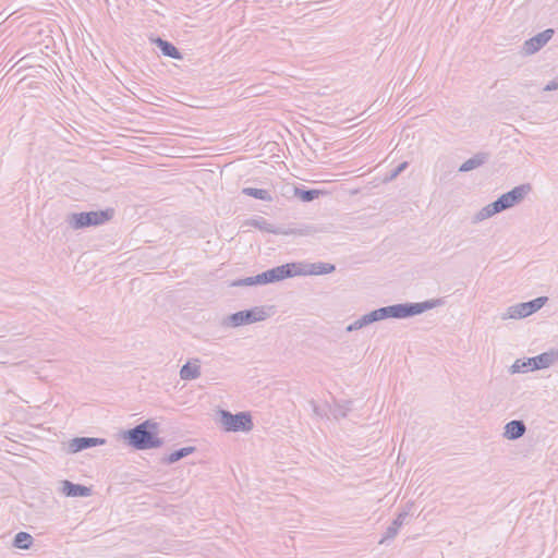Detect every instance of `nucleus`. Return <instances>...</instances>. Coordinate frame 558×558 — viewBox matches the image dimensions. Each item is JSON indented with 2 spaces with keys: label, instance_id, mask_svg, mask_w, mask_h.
I'll list each match as a JSON object with an SVG mask.
<instances>
[{
  "label": "nucleus",
  "instance_id": "nucleus-1",
  "mask_svg": "<svg viewBox=\"0 0 558 558\" xmlns=\"http://www.w3.org/2000/svg\"><path fill=\"white\" fill-rule=\"evenodd\" d=\"M532 191L530 183L514 186L511 191L504 193L496 201L483 207L474 217V221H483L492 216L507 210L520 204L525 196Z\"/></svg>",
  "mask_w": 558,
  "mask_h": 558
},
{
  "label": "nucleus",
  "instance_id": "nucleus-2",
  "mask_svg": "<svg viewBox=\"0 0 558 558\" xmlns=\"http://www.w3.org/2000/svg\"><path fill=\"white\" fill-rule=\"evenodd\" d=\"M128 444L136 450L159 448L163 441L158 437V424L146 420L123 434Z\"/></svg>",
  "mask_w": 558,
  "mask_h": 558
},
{
  "label": "nucleus",
  "instance_id": "nucleus-3",
  "mask_svg": "<svg viewBox=\"0 0 558 558\" xmlns=\"http://www.w3.org/2000/svg\"><path fill=\"white\" fill-rule=\"evenodd\" d=\"M445 305L442 298L430 299L418 303H399L379 308L383 319L397 318L403 319L420 315L426 311Z\"/></svg>",
  "mask_w": 558,
  "mask_h": 558
},
{
  "label": "nucleus",
  "instance_id": "nucleus-4",
  "mask_svg": "<svg viewBox=\"0 0 558 558\" xmlns=\"http://www.w3.org/2000/svg\"><path fill=\"white\" fill-rule=\"evenodd\" d=\"M114 215L112 208L95 211L72 213L68 215L66 222L73 230L96 227L109 221Z\"/></svg>",
  "mask_w": 558,
  "mask_h": 558
},
{
  "label": "nucleus",
  "instance_id": "nucleus-5",
  "mask_svg": "<svg viewBox=\"0 0 558 558\" xmlns=\"http://www.w3.org/2000/svg\"><path fill=\"white\" fill-rule=\"evenodd\" d=\"M267 313L264 306H255L250 310L239 311L227 316L223 319V326L226 327H240L257 322H262L267 318Z\"/></svg>",
  "mask_w": 558,
  "mask_h": 558
},
{
  "label": "nucleus",
  "instance_id": "nucleus-6",
  "mask_svg": "<svg viewBox=\"0 0 558 558\" xmlns=\"http://www.w3.org/2000/svg\"><path fill=\"white\" fill-rule=\"evenodd\" d=\"M220 421L227 432H250L253 428L252 416L248 412L233 414L227 410H221Z\"/></svg>",
  "mask_w": 558,
  "mask_h": 558
},
{
  "label": "nucleus",
  "instance_id": "nucleus-7",
  "mask_svg": "<svg viewBox=\"0 0 558 558\" xmlns=\"http://www.w3.org/2000/svg\"><path fill=\"white\" fill-rule=\"evenodd\" d=\"M548 301L547 296H538L534 300H531L529 302H522L518 303L515 305H512L508 308L507 313L502 314V319H519V318H525L538 310H541Z\"/></svg>",
  "mask_w": 558,
  "mask_h": 558
},
{
  "label": "nucleus",
  "instance_id": "nucleus-8",
  "mask_svg": "<svg viewBox=\"0 0 558 558\" xmlns=\"http://www.w3.org/2000/svg\"><path fill=\"white\" fill-rule=\"evenodd\" d=\"M248 225L254 227V228H256V229H258V230H262V231H265V232H268V233H272V234L307 235V234H312L313 232H315V229L313 227H306L305 229H302V230H283L281 228H277L272 223H269L263 217H258V218L252 219Z\"/></svg>",
  "mask_w": 558,
  "mask_h": 558
},
{
  "label": "nucleus",
  "instance_id": "nucleus-9",
  "mask_svg": "<svg viewBox=\"0 0 558 558\" xmlns=\"http://www.w3.org/2000/svg\"><path fill=\"white\" fill-rule=\"evenodd\" d=\"M554 36V29L547 28L537 35L525 40L522 46V53L531 56L541 50Z\"/></svg>",
  "mask_w": 558,
  "mask_h": 558
},
{
  "label": "nucleus",
  "instance_id": "nucleus-10",
  "mask_svg": "<svg viewBox=\"0 0 558 558\" xmlns=\"http://www.w3.org/2000/svg\"><path fill=\"white\" fill-rule=\"evenodd\" d=\"M106 444L105 438L98 437H75L71 439L68 444V452L69 453H77L85 449L102 446Z\"/></svg>",
  "mask_w": 558,
  "mask_h": 558
},
{
  "label": "nucleus",
  "instance_id": "nucleus-11",
  "mask_svg": "<svg viewBox=\"0 0 558 558\" xmlns=\"http://www.w3.org/2000/svg\"><path fill=\"white\" fill-rule=\"evenodd\" d=\"M270 274V279L272 282L281 281L287 278H292L294 276H301L302 271L299 270V263H288L284 265H280L268 269Z\"/></svg>",
  "mask_w": 558,
  "mask_h": 558
},
{
  "label": "nucleus",
  "instance_id": "nucleus-12",
  "mask_svg": "<svg viewBox=\"0 0 558 558\" xmlns=\"http://www.w3.org/2000/svg\"><path fill=\"white\" fill-rule=\"evenodd\" d=\"M299 270L302 271V275H327L331 274L336 270V266L333 264L317 262L312 264L303 265L299 263Z\"/></svg>",
  "mask_w": 558,
  "mask_h": 558
},
{
  "label": "nucleus",
  "instance_id": "nucleus-13",
  "mask_svg": "<svg viewBox=\"0 0 558 558\" xmlns=\"http://www.w3.org/2000/svg\"><path fill=\"white\" fill-rule=\"evenodd\" d=\"M557 359L555 352H544L536 356L526 359V364L531 365V371L543 369L549 367Z\"/></svg>",
  "mask_w": 558,
  "mask_h": 558
},
{
  "label": "nucleus",
  "instance_id": "nucleus-14",
  "mask_svg": "<svg viewBox=\"0 0 558 558\" xmlns=\"http://www.w3.org/2000/svg\"><path fill=\"white\" fill-rule=\"evenodd\" d=\"M409 517V512L408 511H401L397 518L391 522V524L386 529L383 537L379 539V544H385L387 543L388 541L390 539H393L398 532H399V529L403 525L404 523V520Z\"/></svg>",
  "mask_w": 558,
  "mask_h": 558
},
{
  "label": "nucleus",
  "instance_id": "nucleus-15",
  "mask_svg": "<svg viewBox=\"0 0 558 558\" xmlns=\"http://www.w3.org/2000/svg\"><path fill=\"white\" fill-rule=\"evenodd\" d=\"M62 493L66 497H88L92 494V488L65 480L62 482Z\"/></svg>",
  "mask_w": 558,
  "mask_h": 558
},
{
  "label": "nucleus",
  "instance_id": "nucleus-16",
  "mask_svg": "<svg viewBox=\"0 0 558 558\" xmlns=\"http://www.w3.org/2000/svg\"><path fill=\"white\" fill-rule=\"evenodd\" d=\"M526 426L521 420H513L505 425L504 437L509 440H515L525 434Z\"/></svg>",
  "mask_w": 558,
  "mask_h": 558
},
{
  "label": "nucleus",
  "instance_id": "nucleus-17",
  "mask_svg": "<svg viewBox=\"0 0 558 558\" xmlns=\"http://www.w3.org/2000/svg\"><path fill=\"white\" fill-rule=\"evenodd\" d=\"M155 44L156 46L159 48V50L161 51V53L165 56V57H169V58H172V59H175V60H181L183 59V56L182 53L179 51V49L173 45L171 44L170 41L168 40H165L160 37H158L156 40H155Z\"/></svg>",
  "mask_w": 558,
  "mask_h": 558
},
{
  "label": "nucleus",
  "instance_id": "nucleus-18",
  "mask_svg": "<svg viewBox=\"0 0 558 558\" xmlns=\"http://www.w3.org/2000/svg\"><path fill=\"white\" fill-rule=\"evenodd\" d=\"M201 376L199 360L195 359L194 363L187 362L180 369V377L183 380H193Z\"/></svg>",
  "mask_w": 558,
  "mask_h": 558
},
{
  "label": "nucleus",
  "instance_id": "nucleus-19",
  "mask_svg": "<svg viewBox=\"0 0 558 558\" xmlns=\"http://www.w3.org/2000/svg\"><path fill=\"white\" fill-rule=\"evenodd\" d=\"M487 159H488V154L487 153H477L473 157H471L470 159L464 161L459 167V171L460 172H468V171H471L473 169H476V168L481 167L482 165H484L487 161Z\"/></svg>",
  "mask_w": 558,
  "mask_h": 558
},
{
  "label": "nucleus",
  "instance_id": "nucleus-20",
  "mask_svg": "<svg viewBox=\"0 0 558 558\" xmlns=\"http://www.w3.org/2000/svg\"><path fill=\"white\" fill-rule=\"evenodd\" d=\"M195 450V447H183L165 457L162 461L167 464H172L193 453Z\"/></svg>",
  "mask_w": 558,
  "mask_h": 558
},
{
  "label": "nucleus",
  "instance_id": "nucleus-21",
  "mask_svg": "<svg viewBox=\"0 0 558 558\" xmlns=\"http://www.w3.org/2000/svg\"><path fill=\"white\" fill-rule=\"evenodd\" d=\"M242 193L260 201L270 202L272 199L270 192L264 189L244 187Z\"/></svg>",
  "mask_w": 558,
  "mask_h": 558
},
{
  "label": "nucleus",
  "instance_id": "nucleus-22",
  "mask_svg": "<svg viewBox=\"0 0 558 558\" xmlns=\"http://www.w3.org/2000/svg\"><path fill=\"white\" fill-rule=\"evenodd\" d=\"M33 544V537L26 532H19L14 536L13 545L20 549H28Z\"/></svg>",
  "mask_w": 558,
  "mask_h": 558
},
{
  "label": "nucleus",
  "instance_id": "nucleus-23",
  "mask_svg": "<svg viewBox=\"0 0 558 558\" xmlns=\"http://www.w3.org/2000/svg\"><path fill=\"white\" fill-rule=\"evenodd\" d=\"M351 401H344L342 403L336 402L331 409V414L336 420L343 418L351 411Z\"/></svg>",
  "mask_w": 558,
  "mask_h": 558
},
{
  "label": "nucleus",
  "instance_id": "nucleus-24",
  "mask_svg": "<svg viewBox=\"0 0 558 558\" xmlns=\"http://www.w3.org/2000/svg\"><path fill=\"white\" fill-rule=\"evenodd\" d=\"M318 190H303V189H295V196H298L302 202H312L319 195Z\"/></svg>",
  "mask_w": 558,
  "mask_h": 558
},
{
  "label": "nucleus",
  "instance_id": "nucleus-25",
  "mask_svg": "<svg viewBox=\"0 0 558 558\" xmlns=\"http://www.w3.org/2000/svg\"><path fill=\"white\" fill-rule=\"evenodd\" d=\"M510 371H511L512 374H514V373H524V372L531 371V365L526 364V359L525 360H517L512 364Z\"/></svg>",
  "mask_w": 558,
  "mask_h": 558
},
{
  "label": "nucleus",
  "instance_id": "nucleus-26",
  "mask_svg": "<svg viewBox=\"0 0 558 558\" xmlns=\"http://www.w3.org/2000/svg\"><path fill=\"white\" fill-rule=\"evenodd\" d=\"M366 326H368V323L366 320V317L363 315L356 320H354L352 324L348 325L345 329L348 332H352Z\"/></svg>",
  "mask_w": 558,
  "mask_h": 558
},
{
  "label": "nucleus",
  "instance_id": "nucleus-27",
  "mask_svg": "<svg viewBox=\"0 0 558 558\" xmlns=\"http://www.w3.org/2000/svg\"><path fill=\"white\" fill-rule=\"evenodd\" d=\"M257 284L256 276L246 277L244 279H240L233 282V286L235 287H243V286H255Z\"/></svg>",
  "mask_w": 558,
  "mask_h": 558
},
{
  "label": "nucleus",
  "instance_id": "nucleus-28",
  "mask_svg": "<svg viewBox=\"0 0 558 558\" xmlns=\"http://www.w3.org/2000/svg\"><path fill=\"white\" fill-rule=\"evenodd\" d=\"M379 308L377 310H374L367 314H365L364 316L366 317V320L368 323V325L373 324V323H376V322H379V320H383L381 318V315L379 314Z\"/></svg>",
  "mask_w": 558,
  "mask_h": 558
},
{
  "label": "nucleus",
  "instance_id": "nucleus-29",
  "mask_svg": "<svg viewBox=\"0 0 558 558\" xmlns=\"http://www.w3.org/2000/svg\"><path fill=\"white\" fill-rule=\"evenodd\" d=\"M256 281H257V284L272 283V281L270 279V274H269L268 270L263 271L262 274L256 275Z\"/></svg>",
  "mask_w": 558,
  "mask_h": 558
},
{
  "label": "nucleus",
  "instance_id": "nucleus-30",
  "mask_svg": "<svg viewBox=\"0 0 558 558\" xmlns=\"http://www.w3.org/2000/svg\"><path fill=\"white\" fill-rule=\"evenodd\" d=\"M558 89V77L554 78L553 81H550L545 87H544V90L545 92H551V90H556Z\"/></svg>",
  "mask_w": 558,
  "mask_h": 558
},
{
  "label": "nucleus",
  "instance_id": "nucleus-31",
  "mask_svg": "<svg viewBox=\"0 0 558 558\" xmlns=\"http://www.w3.org/2000/svg\"><path fill=\"white\" fill-rule=\"evenodd\" d=\"M310 404L312 405L314 414H316L317 416L326 415L325 412L316 404L314 400H311Z\"/></svg>",
  "mask_w": 558,
  "mask_h": 558
},
{
  "label": "nucleus",
  "instance_id": "nucleus-32",
  "mask_svg": "<svg viewBox=\"0 0 558 558\" xmlns=\"http://www.w3.org/2000/svg\"><path fill=\"white\" fill-rule=\"evenodd\" d=\"M408 163L407 162H402L400 163L391 173L390 178L393 179L396 178L397 175H399L405 168H407Z\"/></svg>",
  "mask_w": 558,
  "mask_h": 558
}]
</instances>
